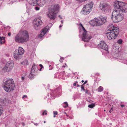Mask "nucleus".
I'll use <instances>...</instances> for the list:
<instances>
[{
  "label": "nucleus",
  "mask_w": 127,
  "mask_h": 127,
  "mask_svg": "<svg viewBox=\"0 0 127 127\" xmlns=\"http://www.w3.org/2000/svg\"><path fill=\"white\" fill-rule=\"evenodd\" d=\"M99 6L100 9L103 11H104L108 8V4L106 3H101Z\"/></svg>",
  "instance_id": "obj_14"
},
{
  "label": "nucleus",
  "mask_w": 127,
  "mask_h": 127,
  "mask_svg": "<svg viewBox=\"0 0 127 127\" xmlns=\"http://www.w3.org/2000/svg\"><path fill=\"white\" fill-rule=\"evenodd\" d=\"M63 67H65V66H63Z\"/></svg>",
  "instance_id": "obj_54"
},
{
  "label": "nucleus",
  "mask_w": 127,
  "mask_h": 127,
  "mask_svg": "<svg viewBox=\"0 0 127 127\" xmlns=\"http://www.w3.org/2000/svg\"><path fill=\"white\" fill-rule=\"evenodd\" d=\"M95 106V104L94 103H92L91 104L89 105L88 106V107L90 108H92L94 107Z\"/></svg>",
  "instance_id": "obj_26"
},
{
  "label": "nucleus",
  "mask_w": 127,
  "mask_h": 127,
  "mask_svg": "<svg viewBox=\"0 0 127 127\" xmlns=\"http://www.w3.org/2000/svg\"><path fill=\"white\" fill-rule=\"evenodd\" d=\"M84 82V81L83 80H82L81 81V82L82 83H83Z\"/></svg>",
  "instance_id": "obj_48"
},
{
  "label": "nucleus",
  "mask_w": 127,
  "mask_h": 127,
  "mask_svg": "<svg viewBox=\"0 0 127 127\" xmlns=\"http://www.w3.org/2000/svg\"><path fill=\"white\" fill-rule=\"evenodd\" d=\"M63 107L64 108H66L68 106V104L67 102H65L63 103Z\"/></svg>",
  "instance_id": "obj_25"
},
{
  "label": "nucleus",
  "mask_w": 127,
  "mask_h": 127,
  "mask_svg": "<svg viewBox=\"0 0 127 127\" xmlns=\"http://www.w3.org/2000/svg\"><path fill=\"white\" fill-rule=\"evenodd\" d=\"M73 86H76V83H74L73 84Z\"/></svg>",
  "instance_id": "obj_42"
},
{
  "label": "nucleus",
  "mask_w": 127,
  "mask_h": 127,
  "mask_svg": "<svg viewBox=\"0 0 127 127\" xmlns=\"http://www.w3.org/2000/svg\"><path fill=\"white\" fill-rule=\"evenodd\" d=\"M59 7L58 5H52L49 8L47 14L48 17L50 19L54 20L56 17V14L58 12Z\"/></svg>",
  "instance_id": "obj_3"
},
{
  "label": "nucleus",
  "mask_w": 127,
  "mask_h": 127,
  "mask_svg": "<svg viewBox=\"0 0 127 127\" xmlns=\"http://www.w3.org/2000/svg\"><path fill=\"white\" fill-rule=\"evenodd\" d=\"M27 96L26 95H25L23 96L22 97V98H23L24 97H27Z\"/></svg>",
  "instance_id": "obj_37"
},
{
  "label": "nucleus",
  "mask_w": 127,
  "mask_h": 127,
  "mask_svg": "<svg viewBox=\"0 0 127 127\" xmlns=\"http://www.w3.org/2000/svg\"><path fill=\"white\" fill-rule=\"evenodd\" d=\"M98 46L102 49H103L106 51H108V46L103 41H101L100 43L98 44Z\"/></svg>",
  "instance_id": "obj_13"
},
{
  "label": "nucleus",
  "mask_w": 127,
  "mask_h": 127,
  "mask_svg": "<svg viewBox=\"0 0 127 127\" xmlns=\"http://www.w3.org/2000/svg\"><path fill=\"white\" fill-rule=\"evenodd\" d=\"M61 23L62 24H63V20H62L61 21Z\"/></svg>",
  "instance_id": "obj_46"
},
{
  "label": "nucleus",
  "mask_w": 127,
  "mask_h": 127,
  "mask_svg": "<svg viewBox=\"0 0 127 127\" xmlns=\"http://www.w3.org/2000/svg\"><path fill=\"white\" fill-rule=\"evenodd\" d=\"M81 91H82V90L85 91V90L84 89V86H81Z\"/></svg>",
  "instance_id": "obj_31"
},
{
  "label": "nucleus",
  "mask_w": 127,
  "mask_h": 127,
  "mask_svg": "<svg viewBox=\"0 0 127 127\" xmlns=\"http://www.w3.org/2000/svg\"><path fill=\"white\" fill-rule=\"evenodd\" d=\"M62 26V25H60L59 26L60 28Z\"/></svg>",
  "instance_id": "obj_49"
},
{
  "label": "nucleus",
  "mask_w": 127,
  "mask_h": 127,
  "mask_svg": "<svg viewBox=\"0 0 127 127\" xmlns=\"http://www.w3.org/2000/svg\"><path fill=\"white\" fill-rule=\"evenodd\" d=\"M113 109H112V107L111 110H110V111H109V112L111 113L112 112V111H113Z\"/></svg>",
  "instance_id": "obj_36"
},
{
  "label": "nucleus",
  "mask_w": 127,
  "mask_h": 127,
  "mask_svg": "<svg viewBox=\"0 0 127 127\" xmlns=\"http://www.w3.org/2000/svg\"><path fill=\"white\" fill-rule=\"evenodd\" d=\"M104 111H105V110H104Z\"/></svg>",
  "instance_id": "obj_55"
},
{
  "label": "nucleus",
  "mask_w": 127,
  "mask_h": 127,
  "mask_svg": "<svg viewBox=\"0 0 127 127\" xmlns=\"http://www.w3.org/2000/svg\"><path fill=\"white\" fill-rule=\"evenodd\" d=\"M3 85L4 90L8 92L13 90L15 86L14 82L12 79L6 80L3 83Z\"/></svg>",
  "instance_id": "obj_4"
},
{
  "label": "nucleus",
  "mask_w": 127,
  "mask_h": 127,
  "mask_svg": "<svg viewBox=\"0 0 127 127\" xmlns=\"http://www.w3.org/2000/svg\"><path fill=\"white\" fill-rule=\"evenodd\" d=\"M43 4H42V5H43Z\"/></svg>",
  "instance_id": "obj_56"
},
{
  "label": "nucleus",
  "mask_w": 127,
  "mask_h": 127,
  "mask_svg": "<svg viewBox=\"0 0 127 127\" xmlns=\"http://www.w3.org/2000/svg\"><path fill=\"white\" fill-rule=\"evenodd\" d=\"M44 113H45V114L46 115L47 114V111L46 110H45L43 112L42 114L43 115H44Z\"/></svg>",
  "instance_id": "obj_30"
},
{
  "label": "nucleus",
  "mask_w": 127,
  "mask_h": 127,
  "mask_svg": "<svg viewBox=\"0 0 127 127\" xmlns=\"http://www.w3.org/2000/svg\"><path fill=\"white\" fill-rule=\"evenodd\" d=\"M3 111V109L1 106L0 105V116L2 114Z\"/></svg>",
  "instance_id": "obj_27"
},
{
  "label": "nucleus",
  "mask_w": 127,
  "mask_h": 127,
  "mask_svg": "<svg viewBox=\"0 0 127 127\" xmlns=\"http://www.w3.org/2000/svg\"><path fill=\"white\" fill-rule=\"evenodd\" d=\"M59 17H60V18L61 19H62V17L60 15H59Z\"/></svg>",
  "instance_id": "obj_44"
},
{
  "label": "nucleus",
  "mask_w": 127,
  "mask_h": 127,
  "mask_svg": "<svg viewBox=\"0 0 127 127\" xmlns=\"http://www.w3.org/2000/svg\"><path fill=\"white\" fill-rule=\"evenodd\" d=\"M90 24L91 25L93 26H97L96 19L92 21H91L90 22Z\"/></svg>",
  "instance_id": "obj_17"
},
{
  "label": "nucleus",
  "mask_w": 127,
  "mask_h": 127,
  "mask_svg": "<svg viewBox=\"0 0 127 127\" xmlns=\"http://www.w3.org/2000/svg\"><path fill=\"white\" fill-rule=\"evenodd\" d=\"M39 65L40 67H41V68H43V66L41 64H40Z\"/></svg>",
  "instance_id": "obj_38"
},
{
  "label": "nucleus",
  "mask_w": 127,
  "mask_h": 127,
  "mask_svg": "<svg viewBox=\"0 0 127 127\" xmlns=\"http://www.w3.org/2000/svg\"><path fill=\"white\" fill-rule=\"evenodd\" d=\"M44 123H46V121H44Z\"/></svg>",
  "instance_id": "obj_53"
},
{
  "label": "nucleus",
  "mask_w": 127,
  "mask_h": 127,
  "mask_svg": "<svg viewBox=\"0 0 127 127\" xmlns=\"http://www.w3.org/2000/svg\"><path fill=\"white\" fill-rule=\"evenodd\" d=\"M21 64L24 65H27L28 64V62L27 60H26L21 63Z\"/></svg>",
  "instance_id": "obj_23"
},
{
  "label": "nucleus",
  "mask_w": 127,
  "mask_h": 127,
  "mask_svg": "<svg viewBox=\"0 0 127 127\" xmlns=\"http://www.w3.org/2000/svg\"><path fill=\"white\" fill-rule=\"evenodd\" d=\"M34 21L35 22L34 23V27L36 30L39 29L40 28V26L42 22L41 20L38 18L35 19Z\"/></svg>",
  "instance_id": "obj_11"
},
{
  "label": "nucleus",
  "mask_w": 127,
  "mask_h": 127,
  "mask_svg": "<svg viewBox=\"0 0 127 127\" xmlns=\"http://www.w3.org/2000/svg\"><path fill=\"white\" fill-rule=\"evenodd\" d=\"M114 6L115 9L112 13V16H115L121 14L122 13L127 12V4L117 0L115 1L114 4Z\"/></svg>",
  "instance_id": "obj_1"
},
{
  "label": "nucleus",
  "mask_w": 127,
  "mask_h": 127,
  "mask_svg": "<svg viewBox=\"0 0 127 127\" xmlns=\"http://www.w3.org/2000/svg\"><path fill=\"white\" fill-rule=\"evenodd\" d=\"M24 50L21 47H19L18 49H16L14 52V58L18 59L21 58L22 57V55L24 54Z\"/></svg>",
  "instance_id": "obj_7"
},
{
  "label": "nucleus",
  "mask_w": 127,
  "mask_h": 127,
  "mask_svg": "<svg viewBox=\"0 0 127 127\" xmlns=\"http://www.w3.org/2000/svg\"><path fill=\"white\" fill-rule=\"evenodd\" d=\"M77 87H79L80 86V85H79L78 84H77Z\"/></svg>",
  "instance_id": "obj_47"
},
{
  "label": "nucleus",
  "mask_w": 127,
  "mask_h": 127,
  "mask_svg": "<svg viewBox=\"0 0 127 127\" xmlns=\"http://www.w3.org/2000/svg\"><path fill=\"white\" fill-rule=\"evenodd\" d=\"M56 117L55 116V115H54V117Z\"/></svg>",
  "instance_id": "obj_51"
},
{
  "label": "nucleus",
  "mask_w": 127,
  "mask_h": 127,
  "mask_svg": "<svg viewBox=\"0 0 127 127\" xmlns=\"http://www.w3.org/2000/svg\"><path fill=\"white\" fill-rule=\"evenodd\" d=\"M78 83V82H77V81H76V82L75 83H76H76Z\"/></svg>",
  "instance_id": "obj_52"
},
{
  "label": "nucleus",
  "mask_w": 127,
  "mask_h": 127,
  "mask_svg": "<svg viewBox=\"0 0 127 127\" xmlns=\"http://www.w3.org/2000/svg\"><path fill=\"white\" fill-rule=\"evenodd\" d=\"M34 125L36 126H37L38 125V124L37 123H34Z\"/></svg>",
  "instance_id": "obj_43"
},
{
  "label": "nucleus",
  "mask_w": 127,
  "mask_h": 127,
  "mask_svg": "<svg viewBox=\"0 0 127 127\" xmlns=\"http://www.w3.org/2000/svg\"><path fill=\"white\" fill-rule=\"evenodd\" d=\"M0 42L1 44L4 43L5 42V37L0 36Z\"/></svg>",
  "instance_id": "obj_22"
},
{
  "label": "nucleus",
  "mask_w": 127,
  "mask_h": 127,
  "mask_svg": "<svg viewBox=\"0 0 127 127\" xmlns=\"http://www.w3.org/2000/svg\"><path fill=\"white\" fill-rule=\"evenodd\" d=\"M29 3L30 2H31V0H26Z\"/></svg>",
  "instance_id": "obj_40"
},
{
  "label": "nucleus",
  "mask_w": 127,
  "mask_h": 127,
  "mask_svg": "<svg viewBox=\"0 0 127 127\" xmlns=\"http://www.w3.org/2000/svg\"><path fill=\"white\" fill-rule=\"evenodd\" d=\"M37 68L36 65L33 64L32 66V67L31 70V71L32 72V73L33 72H34V71Z\"/></svg>",
  "instance_id": "obj_21"
},
{
  "label": "nucleus",
  "mask_w": 127,
  "mask_h": 127,
  "mask_svg": "<svg viewBox=\"0 0 127 127\" xmlns=\"http://www.w3.org/2000/svg\"><path fill=\"white\" fill-rule=\"evenodd\" d=\"M79 25L80 26L82 27L83 30L84 31V32L83 34V37L82 38V40L85 42H88L89 40L92 38V36L87 33V31L81 23H80L79 24Z\"/></svg>",
  "instance_id": "obj_8"
},
{
  "label": "nucleus",
  "mask_w": 127,
  "mask_h": 127,
  "mask_svg": "<svg viewBox=\"0 0 127 127\" xmlns=\"http://www.w3.org/2000/svg\"><path fill=\"white\" fill-rule=\"evenodd\" d=\"M123 41L122 39H119L117 41V43L119 44H121L122 43Z\"/></svg>",
  "instance_id": "obj_28"
},
{
  "label": "nucleus",
  "mask_w": 127,
  "mask_h": 127,
  "mask_svg": "<svg viewBox=\"0 0 127 127\" xmlns=\"http://www.w3.org/2000/svg\"><path fill=\"white\" fill-rule=\"evenodd\" d=\"M31 2H30L29 3L33 5H36L38 4L41 5V4H40L41 0H31Z\"/></svg>",
  "instance_id": "obj_15"
},
{
  "label": "nucleus",
  "mask_w": 127,
  "mask_h": 127,
  "mask_svg": "<svg viewBox=\"0 0 127 127\" xmlns=\"http://www.w3.org/2000/svg\"><path fill=\"white\" fill-rule=\"evenodd\" d=\"M35 9L36 10H39V7H35Z\"/></svg>",
  "instance_id": "obj_32"
},
{
  "label": "nucleus",
  "mask_w": 127,
  "mask_h": 127,
  "mask_svg": "<svg viewBox=\"0 0 127 127\" xmlns=\"http://www.w3.org/2000/svg\"><path fill=\"white\" fill-rule=\"evenodd\" d=\"M15 38V41L19 43L26 42L29 39L28 32L25 30L20 31Z\"/></svg>",
  "instance_id": "obj_2"
},
{
  "label": "nucleus",
  "mask_w": 127,
  "mask_h": 127,
  "mask_svg": "<svg viewBox=\"0 0 127 127\" xmlns=\"http://www.w3.org/2000/svg\"><path fill=\"white\" fill-rule=\"evenodd\" d=\"M89 90H86V91H85V93L86 94H90V93H89L88 92V91Z\"/></svg>",
  "instance_id": "obj_35"
},
{
  "label": "nucleus",
  "mask_w": 127,
  "mask_h": 127,
  "mask_svg": "<svg viewBox=\"0 0 127 127\" xmlns=\"http://www.w3.org/2000/svg\"><path fill=\"white\" fill-rule=\"evenodd\" d=\"M123 16L120 14L115 16H112L111 19L115 23L118 22L122 21L123 19Z\"/></svg>",
  "instance_id": "obj_10"
},
{
  "label": "nucleus",
  "mask_w": 127,
  "mask_h": 127,
  "mask_svg": "<svg viewBox=\"0 0 127 127\" xmlns=\"http://www.w3.org/2000/svg\"><path fill=\"white\" fill-rule=\"evenodd\" d=\"M35 76V75L34 74V72H33L32 73V72L31 71V73L29 75V77L30 79H33Z\"/></svg>",
  "instance_id": "obj_19"
},
{
  "label": "nucleus",
  "mask_w": 127,
  "mask_h": 127,
  "mask_svg": "<svg viewBox=\"0 0 127 127\" xmlns=\"http://www.w3.org/2000/svg\"><path fill=\"white\" fill-rule=\"evenodd\" d=\"M121 106L122 107H124V105H121Z\"/></svg>",
  "instance_id": "obj_45"
},
{
  "label": "nucleus",
  "mask_w": 127,
  "mask_h": 127,
  "mask_svg": "<svg viewBox=\"0 0 127 127\" xmlns=\"http://www.w3.org/2000/svg\"><path fill=\"white\" fill-rule=\"evenodd\" d=\"M6 103V99H0V103L3 105H4Z\"/></svg>",
  "instance_id": "obj_20"
},
{
  "label": "nucleus",
  "mask_w": 127,
  "mask_h": 127,
  "mask_svg": "<svg viewBox=\"0 0 127 127\" xmlns=\"http://www.w3.org/2000/svg\"><path fill=\"white\" fill-rule=\"evenodd\" d=\"M8 35L9 36H10L11 35V33L10 32H9L8 33Z\"/></svg>",
  "instance_id": "obj_39"
},
{
  "label": "nucleus",
  "mask_w": 127,
  "mask_h": 127,
  "mask_svg": "<svg viewBox=\"0 0 127 127\" xmlns=\"http://www.w3.org/2000/svg\"><path fill=\"white\" fill-rule=\"evenodd\" d=\"M87 82V81H85L84 82V83L81 85V86H83Z\"/></svg>",
  "instance_id": "obj_33"
},
{
  "label": "nucleus",
  "mask_w": 127,
  "mask_h": 127,
  "mask_svg": "<svg viewBox=\"0 0 127 127\" xmlns=\"http://www.w3.org/2000/svg\"><path fill=\"white\" fill-rule=\"evenodd\" d=\"M106 18L100 16L98 19H96L97 26H99L103 25L106 21Z\"/></svg>",
  "instance_id": "obj_12"
},
{
  "label": "nucleus",
  "mask_w": 127,
  "mask_h": 127,
  "mask_svg": "<svg viewBox=\"0 0 127 127\" xmlns=\"http://www.w3.org/2000/svg\"><path fill=\"white\" fill-rule=\"evenodd\" d=\"M77 0L78 1L79 3H81L82 2L85 1L86 0Z\"/></svg>",
  "instance_id": "obj_29"
},
{
  "label": "nucleus",
  "mask_w": 127,
  "mask_h": 127,
  "mask_svg": "<svg viewBox=\"0 0 127 127\" xmlns=\"http://www.w3.org/2000/svg\"><path fill=\"white\" fill-rule=\"evenodd\" d=\"M119 32V29H117L116 30H114L113 31H110L106 33V34L109 39H114L116 38Z\"/></svg>",
  "instance_id": "obj_6"
},
{
  "label": "nucleus",
  "mask_w": 127,
  "mask_h": 127,
  "mask_svg": "<svg viewBox=\"0 0 127 127\" xmlns=\"http://www.w3.org/2000/svg\"><path fill=\"white\" fill-rule=\"evenodd\" d=\"M13 66V62L12 61H9L6 64L3 69V70L5 72H9L11 70Z\"/></svg>",
  "instance_id": "obj_9"
},
{
  "label": "nucleus",
  "mask_w": 127,
  "mask_h": 127,
  "mask_svg": "<svg viewBox=\"0 0 127 127\" xmlns=\"http://www.w3.org/2000/svg\"><path fill=\"white\" fill-rule=\"evenodd\" d=\"M103 88L101 86H100L97 89L98 91L101 92L103 90Z\"/></svg>",
  "instance_id": "obj_24"
},
{
  "label": "nucleus",
  "mask_w": 127,
  "mask_h": 127,
  "mask_svg": "<svg viewBox=\"0 0 127 127\" xmlns=\"http://www.w3.org/2000/svg\"><path fill=\"white\" fill-rule=\"evenodd\" d=\"M24 79H25V78L23 77H21V79H22V80H24Z\"/></svg>",
  "instance_id": "obj_41"
},
{
  "label": "nucleus",
  "mask_w": 127,
  "mask_h": 127,
  "mask_svg": "<svg viewBox=\"0 0 127 127\" xmlns=\"http://www.w3.org/2000/svg\"><path fill=\"white\" fill-rule=\"evenodd\" d=\"M93 2H92L84 5L81 11L82 15H86L88 14L91 11L92 8L93 6Z\"/></svg>",
  "instance_id": "obj_5"
},
{
  "label": "nucleus",
  "mask_w": 127,
  "mask_h": 127,
  "mask_svg": "<svg viewBox=\"0 0 127 127\" xmlns=\"http://www.w3.org/2000/svg\"><path fill=\"white\" fill-rule=\"evenodd\" d=\"M54 115H57V111H54Z\"/></svg>",
  "instance_id": "obj_34"
},
{
  "label": "nucleus",
  "mask_w": 127,
  "mask_h": 127,
  "mask_svg": "<svg viewBox=\"0 0 127 127\" xmlns=\"http://www.w3.org/2000/svg\"><path fill=\"white\" fill-rule=\"evenodd\" d=\"M108 28V30L110 31H113L114 30H116L117 29H118L117 27H114V26L113 24L110 25Z\"/></svg>",
  "instance_id": "obj_18"
},
{
  "label": "nucleus",
  "mask_w": 127,
  "mask_h": 127,
  "mask_svg": "<svg viewBox=\"0 0 127 127\" xmlns=\"http://www.w3.org/2000/svg\"><path fill=\"white\" fill-rule=\"evenodd\" d=\"M48 29L46 28L43 29L42 32L38 36V39H40L42 38L43 36L44 35L46 32L48 31Z\"/></svg>",
  "instance_id": "obj_16"
},
{
  "label": "nucleus",
  "mask_w": 127,
  "mask_h": 127,
  "mask_svg": "<svg viewBox=\"0 0 127 127\" xmlns=\"http://www.w3.org/2000/svg\"><path fill=\"white\" fill-rule=\"evenodd\" d=\"M42 68H40V69H39V70L40 71H41V69H42Z\"/></svg>",
  "instance_id": "obj_50"
}]
</instances>
